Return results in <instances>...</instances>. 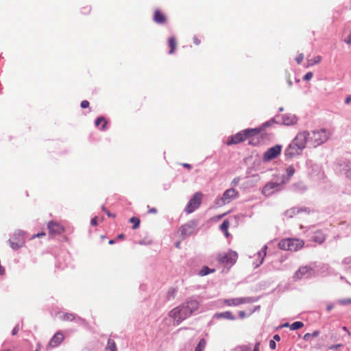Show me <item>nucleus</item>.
Returning a JSON list of instances; mask_svg holds the SVG:
<instances>
[{
  "label": "nucleus",
  "mask_w": 351,
  "mask_h": 351,
  "mask_svg": "<svg viewBox=\"0 0 351 351\" xmlns=\"http://www.w3.org/2000/svg\"><path fill=\"white\" fill-rule=\"evenodd\" d=\"M330 134L326 129L300 132L286 149L285 155L291 158L299 156L308 143L311 147H316L326 142Z\"/></svg>",
  "instance_id": "nucleus-1"
},
{
  "label": "nucleus",
  "mask_w": 351,
  "mask_h": 351,
  "mask_svg": "<svg viewBox=\"0 0 351 351\" xmlns=\"http://www.w3.org/2000/svg\"><path fill=\"white\" fill-rule=\"evenodd\" d=\"M199 307V302L198 300L189 298L182 305L171 310L169 312V316L174 319L177 324H179L197 311Z\"/></svg>",
  "instance_id": "nucleus-2"
},
{
  "label": "nucleus",
  "mask_w": 351,
  "mask_h": 351,
  "mask_svg": "<svg viewBox=\"0 0 351 351\" xmlns=\"http://www.w3.org/2000/svg\"><path fill=\"white\" fill-rule=\"evenodd\" d=\"M261 132V129H246L242 130L234 135L229 137L228 141L227 142L228 145H231L233 144H238L247 139H250L252 137L257 136Z\"/></svg>",
  "instance_id": "nucleus-3"
},
{
  "label": "nucleus",
  "mask_w": 351,
  "mask_h": 351,
  "mask_svg": "<svg viewBox=\"0 0 351 351\" xmlns=\"http://www.w3.org/2000/svg\"><path fill=\"white\" fill-rule=\"evenodd\" d=\"M238 195V191L232 188L227 189L223 193L221 197H218L215 200V204L217 206H222L226 204L230 203L234 198H235Z\"/></svg>",
  "instance_id": "nucleus-4"
},
{
  "label": "nucleus",
  "mask_w": 351,
  "mask_h": 351,
  "mask_svg": "<svg viewBox=\"0 0 351 351\" xmlns=\"http://www.w3.org/2000/svg\"><path fill=\"white\" fill-rule=\"evenodd\" d=\"M9 243L14 250H17L23 247L25 244L24 232L21 230L15 232L12 238L9 239Z\"/></svg>",
  "instance_id": "nucleus-5"
},
{
  "label": "nucleus",
  "mask_w": 351,
  "mask_h": 351,
  "mask_svg": "<svg viewBox=\"0 0 351 351\" xmlns=\"http://www.w3.org/2000/svg\"><path fill=\"white\" fill-rule=\"evenodd\" d=\"M202 194L199 192L195 193L190 199L187 206L185 208V212L188 214L195 211L202 203Z\"/></svg>",
  "instance_id": "nucleus-6"
},
{
  "label": "nucleus",
  "mask_w": 351,
  "mask_h": 351,
  "mask_svg": "<svg viewBox=\"0 0 351 351\" xmlns=\"http://www.w3.org/2000/svg\"><path fill=\"white\" fill-rule=\"evenodd\" d=\"M238 258V254L234 251H229L226 253L219 254L217 260L219 263L226 265H234Z\"/></svg>",
  "instance_id": "nucleus-7"
},
{
  "label": "nucleus",
  "mask_w": 351,
  "mask_h": 351,
  "mask_svg": "<svg viewBox=\"0 0 351 351\" xmlns=\"http://www.w3.org/2000/svg\"><path fill=\"white\" fill-rule=\"evenodd\" d=\"M314 274V270L311 267L302 266L300 267L298 271H295L293 278L295 280H299L302 278H308Z\"/></svg>",
  "instance_id": "nucleus-8"
},
{
  "label": "nucleus",
  "mask_w": 351,
  "mask_h": 351,
  "mask_svg": "<svg viewBox=\"0 0 351 351\" xmlns=\"http://www.w3.org/2000/svg\"><path fill=\"white\" fill-rule=\"evenodd\" d=\"M254 301V298L252 297L236 298L226 299L223 300V304L228 306H236L243 304L252 303Z\"/></svg>",
  "instance_id": "nucleus-9"
},
{
  "label": "nucleus",
  "mask_w": 351,
  "mask_h": 351,
  "mask_svg": "<svg viewBox=\"0 0 351 351\" xmlns=\"http://www.w3.org/2000/svg\"><path fill=\"white\" fill-rule=\"evenodd\" d=\"M282 150V146L276 145L272 147L269 148L265 153L263 157L264 162H269L276 158L280 155Z\"/></svg>",
  "instance_id": "nucleus-10"
},
{
  "label": "nucleus",
  "mask_w": 351,
  "mask_h": 351,
  "mask_svg": "<svg viewBox=\"0 0 351 351\" xmlns=\"http://www.w3.org/2000/svg\"><path fill=\"white\" fill-rule=\"evenodd\" d=\"M197 226V223L195 221H190L184 225L180 228V234L183 238H186L194 233Z\"/></svg>",
  "instance_id": "nucleus-11"
},
{
  "label": "nucleus",
  "mask_w": 351,
  "mask_h": 351,
  "mask_svg": "<svg viewBox=\"0 0 351 351\" xmlns=\"http://www.w3.org/2000/svg\"><path fill=\"white\" fill-rule=\"evenodd\" d=\"M283 184L274 182H269L263 189L262 193L265 196H269L272 195L274 191H278L280 189V186Z\"/></svg>",
  "instance_id": "nucleus-12"
},
{
  "label": "nucleus",
  "mask_w": 351,
  "mask_h": 351,
  "mask_svg": "<svg viewBox=\"0 0 351 351\" xmlns=\"http://www.w3.org/2000/svg\"><path fill=\"white\" fill-rule=\"evenodd\" d=\"M48 229L50 234H60L64 231V227L59 223L53 221L48 223Z\"/></svg>",
  "instance_id": "nucleus-13"
},
{
  "label": "nucleus",
  "mask_w": 351,
  "mask_h": 351,
  "mask_svg": "<svg viewBox=\"0 0 351 351\" xmlns=\"http://www.w3.org/2000/svg\"><path fill=\"white\" fill-rule=\"evenodd\" d=\"M64 340V335L61 332H56L48 343L49 348H56Z\"/></svg>",
  "instance_id": "nucleus-14"
},
{
  "label": "nucleus",
  "mask_w": 351,
  "mask_h": 351,
  "mask_svg": "<svg viewBox=\"0 0 351 351\" xmlns=\"http://www.w3.org/2000/svg\"><path fill=\"white\" fill-rule=\"evenodd\" d=\"M289 251H297L304 246V241L301 239H289Z\"/></svg>",
  "instance_id": "nucleus-15"
},
{
  "label": "nucleus",
  "mask_w": 351,
  "mask_h": 351,
  "mask_svg": "<svg viewBox=\"0 0 351 351\" xmlns=\"http://www.w3.org/2000/svg\"><path fill=\"white\" fill-rule=\"evenodd\" d=\"M297 122V117L292 114H284L282 117V123L285 125H294Z\"/></svg>",
  "instance_id": "nucleus-16"
},
{
  "label": "nucleus",
  "mask_w": 351,
  "mask_h": 351,
  "mask_svg": "<svg viewBox=\"0 0 351 351\" xmlns=\"http://www.w3.org/2000/svg\"><path fill=\"white\" fill-rule=\"evenodd\" d=\"M154 21L158 24H163L167 21L166 16L160 10H156L154 14Z\"/></svg>",
  "instance_id": "nucleus-17"
},
{
  "label": "nucleus",
  "mask_w": 351,
  "mask_h": 351,
  "mask_svg": "<svg viewBox=\"0 0 351 351\" xmlns=\"http://www.w3.org/2000/svg\"><path fill=\"white\" fill-rule=\"evenodd\" d=\"M286 172L287 176H283L282 177L281 184H286L289 181L290 178L295 173V169L292 165H290L287 168Z\"/></svg>",
  "instance_id": "nucleus-18"
},
{
  "label": "nucleus",
  "mask_w": 351,
  "mask_h": 351,
  "mask_svg": "<svg viewBox=\"0 0 351 351\" xmlns=\"http://www.w3.org/2000/svg\"><path fill=\"white\" fill-rule=\"evenodd\" d=\"M326 239L324 234L321 231H317L315 232L313 237V241L319 244L324 243Z\"/></svg>",
  "instance_id": "nucleus-19"
},
{
  "label": "nucleus",
  "mask_w": 351,
  "mask_h": 351,
  "mask_svg": "<svg viewBox=\"0 0 351 351\" xmlns=\"http://www.w3.org/2000/svg\"><path fill=\"white\" fill-rule=\"evenodd\" d=\"M215 317L217 319L224 318L230 320L235 319V317L232 315V313L230 311H226L223 313H217L215 314Z\"/></svg>",
  "instance_id": "nucleus-20"
},
{
  "label": "nucleus",
  "mask_w": 351,
  "mask_h": 351,
  "mask_svg": "<svg viewBox=\"0 0 351 351\" xmlns=\"http://www.w3.org/2000/svg\"><path fill=\"white\" fill-rule=\"evenodd\" d=\"M267 249V246L264 245L263 247V248L261 249V250L257 253V256L259 259V263H258V264H257L256 267H258L263 263L264 258L266 256Z\"/></svg>",
  "instance_id": "nucleus-21"
},
{
  "label": "nucleus",
  "mask_w": 351,
  "mask_h": 351,
  "mask_svg": "<svg viewBox=\"0 0 351 351\" xmlns=\"http://www.w3.org/2000/svg\"><path fill=\"white\" fill-rule=\"evenodd\" d=\"M169 47H170V50L169 51V54H173L177 46L176 39L175 37H170L168 40Z\"/></svg>",
  "instance_id": "nucleus-22"
},
{
  "label": "nucleus",
  "mask_w": 351,
  "mask_h": 351,
  "mask_svg": "<svg viewBox=\"0 0 351 351\" xmlns=\"http://www.w3.org/2000/svg\"><path fill=\"white\" fill-rule=\"evenodd\" d=\"M289 239H282L278 243V247L281 250H289Z\"/></svg>",
  "instance_id": "nucleus-23"
},
{
  "label": "nucleus",
  "mask_w": 351,
  "mask_h": 351,
  "mask_svg": "<svg viewBox=\"0 0 351 351\" xmlns=\"http://www.w3.org/2000/svg\"><path fill=\"white\" fill-rule=\"evenodd\" d=\"M95 125L96 126H99L100 125H101V130H105L106 129V125L107 124V121L106 120V119L103 117H98L96 120H95Z\"/></svg>",
  "instance_id": "nucleus-24"
},
{
  "label": "nucleus",
  "mask_w": 351,
  "mask_h": 351,
  "mask_svg": "<svg viewBox=\"0 0 351 351\" xmlns=\"http://www.w3.org/2000/svg\"><path fill=\"white\" fill-rule=\"evenodd\" d=\"M206 341L204 339H201L195 348L194 351H203L206 346Z\"/></svg>",
  "instance_id": "nucleus-25"
},
{
  "label": "nucleus",
  "mask_w": 351,
  "mask_h": 351,
  "mask_svg": "<svg viewBox=\"0 0 351 351\" xmlns=\"http://www.w3.org/2000/svg\"><path fill=\"white\" fill-rule=\"evenodd\" d=\"M321 60L322 57L320 56H317L311 60H308V66L318 64L321 62Z\"/></svg>",
  "instance_id": "nucleus-26"
},
{
  "label": "nucleus",
  "mask_w": 351,
  "mask_h": 351,
  "mask_svg": "<svg viewBox=\"0 0 351 351\" xmlns=\"http://www.w3.org/2000/svg\"><path fill=\"white\" fill-rule=\"evenodd\" d=\"M304 326V324L302 322H295L289 326L291 330H295L301 328Z\"/></svg>",
  "instance_id": "nucleus-27"
},
{
  "label": "nucleus",
  "mask_w": 351,
  "mask_h": 351,
  "mask_svg": "<svg viewBox=\"0 0 351 351\" xmlns=\"http://www.w3.org/2000/svg\"><path fill=\"white\" fill-rule=\"evenodd\" d=\"M107 348L110 351H117L116 343L114 340L109 339L108 341Z\"/></svg>",
  "instance_id": "nucleus-28"
},
{
  "label": "nucleus",
  "mask_w": 351,
  "mask_h": 351,
  "mask_svg": "<svg viewBox=\"0 0 351 351\" xmlns=\"http://www.w3.org/2000/svg\"><path fill=\"white\" fill-rule=\"evenodd\" d=\"M75 319V315L73 313H64L62 317V319L64 321H73Z\"/></svg>",
  "instance_id": "nucleus-29"
},
{
  "label": "nucleus",
  "mask_w": 351,
  "mask_h": 351,
  "mask_svg": "<svg viewBox=\"0 0 351 351\" xmlns=\"http://www.w3.org/2000/svg\"><path fill=\"white\" fill-rule=\"evenodd\" d=\"M213 271H214V270H211L208 267L205 266L199 271V274L202 276H204Z\"/></svg>",
  "instance_id": "nucleus-30"
},
{
  "label": "nucleus",
  "mask_w": 351,
  "mask_h": 351,
  "mask_svg": "<svg viewBox=\"0 0 351 351\" xmlns=\"http://www.w3.org/2000/svg\"><path fill=\"white\" fill-rule=\"evenodd\" d=\"M229 226H230V222L228 221V220L226 219L221 224L220 229L222 232H227Z\"/></svg>",
  "instance_id": "nucleus-31"
},
{
  "label": "nucleus",
  "mask_w": 351,
  "mask_h": 351,
  "mask_svg": "<svg viewBox=\"0 0 351 351\" xmlns=\"http://www.w3.org/2000/svg\"><path fill=\"white\" fill-rule=\"evenodd\" d=\"M130 221L133 223V226H132L133 229H136L139 226L140 220L138 218L135 217H132L130 219Z\"/></svg>",
  "instance_id": "nucleus-32"
},
{
  "label": "nucleus",
  "mask_w": 351,
  "mask_h": 351,
  "mask_svg": "<svg viewBox=\"0 0 351 351\" xmlns=\"http://www.w3.org/2000/svg\"><path fill=\"white\" fill-rule=\"evenodd\" d=\"M276 122V121H275V119H271L269 121H266L265 123H264L262 125V126L261 128H259L258 129H261V131L263 129L266 128L267 127L272 125Z\"/></svg>",
  "instance_id": "nucleus-33"
},
{
  "label": "nucleus",
  "mask_w": 351,
  "mask_h": 351,
  "mask_svg": "<svg viewBox=\"0 0 351 351\" xmlns=\"http://www.w3.org/2000/svg\"><path fill=\"white\" fill-rule=\"evenodd\" d=\"M313 75L312 72H308L303 77V80L306 81H309L313 77Z\"/></svg>",
  "instance_id": "nucleus-34"
},
{
  "label": "nucleus",
  "mask_w": 351,
  "mask_h": 351,
  "mask_svg": "<svg viewBox=\"0 0 351 351\" xmlns=\"http://www.w3.org/2000/svg\"><path fill=\"white\" fill-rule=\"evenodd\" d=\"M303 59H304V55H303V53H300V54L297 56V58H295V61L297 62V63H298V64H301V62H302Z\"/></svg>",
  "instance_id": "nucleus-35"
},
{
  "label": "nucleus",
  "mask_w": 351,
  "mask_h": 351,
  "mask_svg": "<svg viewBox=\"0 0 351 351\" xmlns=\"http://www.w3.org/2000/svg\"><path fill=\"white\" fill-rule=\"evenodd\" d=\"M339 302L341 304H343V305L349 304H351V299L350 298H349V299H343V300H339Z\"/></svg>",
  "instance_id": "nucleus-36"
},
{
  "label": "nucleus",
  "mask_w": 351,
  "mask_h": 351,
  "mask_svg": "<svg viewBox=\"0 0 351 351\" xmlns=\"http://www.w3.org/2000/svg\"><path fill=\"white\" fill-rule=\"evenodd\" d=\"M344 43H346L347 45H351V31L350 34L348 36L347 38L343 40Z\"/></svg>",
  "instance_id": "nucleus-37"
},
{
  "label": "nucleus",
  "mask_w": 351,
  "mask_h": 351,
  "mask_svg": "<svg viewBox=\"0 0 351 351\" xmlns=\"http://www.w3.org/2000/svg\"><path fill=\"white\" fill-rule=\"evenodd\" d=\"M80 106L82 108H86L89 106V102L87 100H84L81 102Z\"/></svg>",
  "instance_id": "nucleus-38"
},
{
  "label": "nucleus",
  "mask_w": 351,
  "mask_h": 351,
  "mask_svg": "<svg viewBox=\"0 0 351 351\" xmlns=\"http://www.w3.org/2000/svg\"><path fill=\"white\" fill-rule=\"evenodd\" d=\"M276 347V342L274 340H270L269 341V348L271 349V350H274Z\"/></svg>",
  "instance_id": "nucleus-39"
},
{
  "label": "nucleus",
  "mask_w": 351,
  "mask_h": 351,
  "mask_svg": "<svg viewBox=\"0 0 351 351\" xmlns=\"http://www.w3.org/2000/svg\"><path fill=\"white\" fill-rule=\"evenodd\" d=\"M19 325H16L12 330V335H15L17 334V332H19Z\"/></svg>",
  "instance_id": "nucleus-40"
},
{
  "label": "nucleus",
  "mask_w": 351,
  "mask_h": 351,
  "mask_svg": "<svg viewBox=\"0 0 351 351\" xmlns=\"http://www.w3.org/2000/svg\"><path fill=\"white\" fill-rule=\"evenodd\" d=\"M90 223L93 226H97V217H94L93 219H92Z\"/></svg>",
  "instance_id": "nucleus-41"
},
{
  "label": "nucleus",
  "mask_w": 351,
  "mask_h": 351,
  "mask_svg": "<svg viewBox=\"0 0 351 351\" xmlns=\"http://www.w3.org/2000/svg\"><path fill=\"white\" fill-rule=\"evenodd\" d=\"M310 337H311V333H306L304 337H303V339L305 340V341H308Z\"/></svg>",
  "instance_id": "nucleus-42"
},
{
  "label": "nucleus",
  "mask_w": 351,
  "mask_h": 351,
  "mask_svg": "<svg viewBox=\"0 0 351 351\" xmlns=\"http://www.w3.org/2000/svg\"><path fill=\"white\" fill-rule=\"evenodd\" d=\"M157 213V210L155 208H149L148 210V213L150 214H156Z\"/></svg>",
  "instance_id": "nucleus-43"
},
{
  "label": "nucleus",
  "mask_w": 351,
  "mask_h": 351,
  "mask_svg": "<svg viewBox=\"0 0 351 351\" xmlns=\"http://www.w3.org/2000/svg\"><path fill=\"white\" fill-rule=\"evenodd\" d=\"M239 317H240L241 319L245 318V316H246V314H245V311H239Z\"/></svg>",
  "instance_id": "nucleus-44"
},
{
  "label": "nucleus",
  "mask_w": 351,
  "mask_h": 351,
  "mask_svg": "<svg viewBox=\"0 0 351 351\" xmlns=\"http://www.w3.org/2000/svg\"><path fill=\"white\" fill-rule=\"evenodd\" d=\"M311 337H316L319 335V331L315 330L313 333H311Z\"/></svg>",
  "instance_id": "nucleus-45"
},
{
  "label": "nucleus",
  "mask_w": 351,
  "mask_h": 351,
  "mask_svg": "<svg viewBox=\"0 0 351 351\" xmlns=\"http://www.w3.org/2000/svg\"><path fill=\"white\" fill-rule=\"evenodd\" d=\"M287 84H288L289 86L291 87L293 84V82H292L289 75L287 77Z\"/></svg>",
  "instance_id": "nucleus-46"
},
{
  "label": "nucleus",
  "mask_w": 351,
  "mask_h": 351,
  "mask_svg": "<svg viewBox=\"0 0 351 351\" xmlns=\"http://www.w3.org/2000/svg\"><path fill=\"white\" fill-rule=\"evenodd\" d=\"M193 43L197 45L200 43V40L197 37L195 36L193 37Z\"/></svg>",
  "instance_id": "nucleus-47"
},
{
  "label": "nucleus",
  "mask_w": 351,
  "mask_h": 351,
  "mask_svg": "<svg viewBox=\"0 0 351 351\" xmlns=\"http://www.w3.org/2000/svg\"><path fill=\"white\" fill-rule=\"evenodd\" d=\"M340 346H341V344H337V345L331 346L329 348H330V350L337 349V348H339Z\"/></svg>",
  "instance_id": "nucleus-48"
},
{
  "label": "nucleus",
  "mask_w": 351,
  "mask_h": 351,
  "mask_svg": "<svg viewBox=\"0 0 351 351\" xmlns=\"http://www.w3.org/2000/svg\"><path fill=\"white\" fill-rule=\"evenodd\" d=\"M259 346H260V343H256L255 344V346H254V348L253 351H259Z\"/></svg>",
  "instance_id": "nucleus-49"
},
{
  "label": "nucleus",
  "mask_w": 351,
  "mask_h": 351,
  "mask_svg": "<svg viewBox=\"0 0 351 351\" xmlns=\"http://www.w3.org/2000/svg\"><path fill=\"white\" fill-rule=\"evenodd\" d=\"M295 211H296V208H293L289 210H287V214L290 213L291 215L292 213L294 214L295 213Z\"/></svg>",
  "instance_id": "nucleus-50"
},
{
  "label": "nucleus",
  "mask_w": 351,
  "mask_h": 351,
  "mask_svg": "<svg viewBox=\"0 0 351 351\" xmlns=\"http://www.w3.org/2000/svg\"><path fill=\"white\" fill-rule=\"evenodd\" d=\"M273 338H274L273 340H274V341H279L280 340V337L279 335H275Z\"/></svg>",
  "instance_id": "nucleus-51"
},
{
  "label": "nucleus",
  "mask_w": 351,
  "mask_h": 351,
  "mask_svg": "<svg viewBox=\"0 0 351 351\" xmlns=\"http://www.w3.org/2000/svg\"><path fill=\"white\" fill-rule=\"evenodd\" d=\"M351 101V96H348L345 99V103L346 104H349L350 102Z\"/></svg>",
  "instance_id": "nucleus-52"
},
{
  "label": "nucleus",
  "mask_w": 351,
  "mask_h": 351,
  "mask_svg": "<svg viewBox=\"0 0 351 351\" xmlns=\"http://www.w3.org/2000/svg\"><path fill=\"white\" fill-rule=\"evenodd\" d=\"M183 166H184V167L187 168V169H191V165H189V164L184 163V164H183Z\"/></svg>",
  "instance_id": "nucleus-53"
},
{
  "label": "nucleus",
  "mask_w": 351,
  "mask_h": 351,
  "mask_svg": "<svg viewBox=\"0 0 351 351\" xmlns=\"http://www.w3.org/2000/svg\"><path fill=\"white\" fill-rule=\"evenodd\" d=\"M45 234V233H43V232H42V233H38V234H37L34 235V237H40L44 236Z\"/></svg>",
  "instance_id": "nucleus-54"
},
{
  "label": "nucleus",
  "mask_w": 351,
  "mask_h": 351,
  "mask_svg": "<svg viewBox=\"0 0 351 351\" xmlns=\"http://www.w3.org/2000/svg\"><path fill=\"white\" fill-rule=\"evenodd\" d=\"M106 213L107 214V215H108V217H115V215H112V213H110L108 210H106Z\"/></svg>",
  "instance_id": "nucleus-55"
},
{
  "label": "nucleus",
  "mask_w": 351,
  "mask_h": 351,
  "mask_svg": "<svg viewBox=\"0 0 351 351\" xmlns=\"http://www.w3.org/2000/svg\"><path fill=\"white\" fill-rule=\"evenodd\" d=\"M124 238V234H120L117 236V239H123Z\"/></svg>",
  "instance_id": "nucleus-56"
},
{
  "label": "nucleus",
  "mask_w": 351,
  "mask_h": 351,
  "mask_svg": "<svg viewBox=\"0 0 351 351\" xmlns=\"http://www.w3.org/2000/svg\"><path fill=\"white\" fill-rule=\"evenodd\" d=\"M332 308H333V306H332V305H331V304H330V305H328V306H327V311H330V310H332Z\"/></svg>",
  "instance_id": "nucleus-57"
},
{
  "label": "nucleus",
  "mask_w": 351,
  "mask_h": 351,
  "mask_svg": "<svg viewBox=\"0 0 351 351\" xmlns=\"http://www.w3.org/2000/svg\"><path fill=\"white\" fill-rule=\"evenodd\" d=\"M344 263L348 264L350 263V258H345L344 261H343Z\"/></svg>",
  "instance_id": "nucleus-58"
},
{
  "label": "nucleus",
  "mask_w": 351,
  "mask_h": 351,
  "mask_svg": "<svg viewBox=\"0 0 351 351\" xmlns=\"http://www.w3.org/2000/svg\"><path fill=\"white\" fill-rule=\"evenodd\" d=\"M180 242H177V243H176V247L177 248H179V247H180Z\"/></svg>",
  "instance_id": "nucleus-59"
},
{
  "label": "nucleus",
  "mask_w": 351,
  "mask_h": 351,
  "mask_svg": "<svg viewBox=\"0 0 351 351\" xmlns=\"http://www.w3.org/2000/svg\"><path fill=\"white\" fill-rule=\"evenodd\" d=\"M224 232V234H225L226 237H228V236H229L228 230H227V232Z\"/></svg>",
  "instance_id": "nucleus-60"
},
{
  "label": "nucleus",
  "mask_w": 351,
  "mask_h": 351,
  "mask_svg": "<svg viewBox=\"0 0 351 351\" xmlns=\"http://www.w3.org/2000/svg\"><path fill=\"white\" fill-rule=\"evenodd\" d=\"M108 243H109V244H113V243H114V240H110Z\"/></svg>",
  "instance_id": "nucleus-61"
},
{
  "label": "nucleus",
  "mask_w": 351,
  "mask_h": 351,
  "mask_svg": "<svg viewBox=\"0 0 351 351\" xmlns=\"http://www.w3.org/2000/svg\"><path fill=\"white\" fill-rule=\"evenodd\" d=\"M102 210L106 213V210H106V208H105V206H102Z\"/></svg>",
  "instance_id": "nucleus-62"
},
{
  "label": "nucleus",
  "mask_w": 351,
  "mask_h": 351,
  "mask_svg": "<svg viewBox=\"0 0 351 351\" xmlns=\"http://www.w3.org/2000/svg\"><path fill=\"white\" fill-rule=\"evenodd\" d=\"M343 330H345V331H346V332H348V329H347V328H346V327H345V326H344V327H343Z\"/></svg>",
  "instance_id": "nucleus-63"
},
{
  "label": "nucleus",
  "mask_w": 351,
  "mask_h": 351,
  "mask_svg": "<svg viewBox=\"0 0 351 351\" xmlns=\"http://www.w3.org/2000/svg\"><path fill=\"white\" fill-rule=\"evenodd\" d=\"M279 110H280V111H282V110H283V108L281 107V108H280Z\"/></svg>",
  "instance_id": "nucleus-64"
}]
</instances>
